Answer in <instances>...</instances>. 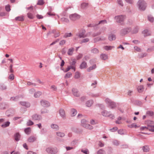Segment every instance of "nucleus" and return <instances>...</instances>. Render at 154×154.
<instances>
[{"mask_svg":"<svg viewBox=\"0 0 154 154\" xmlns=\"http://www.w3.org/2000/svg\"><path fill=\"white\" fill-rule=\"evenodd\" d=\"M106 103L108 104L109 107L112 109L115 108L116 107L117 105L114 102L109 98H106L105 100Z\"/></svg>","mask_w":154,"mask_h":154,"instance_id":"nucleus-1","label":"nucleus"},{"mask_svg":"<svg viewBox=\"0 0 154 154\" xmlns=\"http://www.w3.org/2000/svg\"><path fill=\"white\" fill-rule=\"evenodd\" d=\"M139 9L142 11L145 10L146 7V3L143 0H139L137 3Z\"/></svg>","mask_w":154,"mask_h":154,"instance_id":"nucleus-2","label":"nucleus"},{"mask_svg":"<svg viewBox=\"0 0 154 154\" xmlns=\"http://www.w3.org/2000/svg\"><path fill=\"white\" fill-rule=\"evenodd\" d=\"M131 29L130 27L125 28L121 29L120 31V34L122 36L126 35L128 33L131 31Z\"/></svg>","mask_w":154,"mask_h":154,"instance_id":"nucleus-3","label":"nucleus"},{"mask_svg":"<svg viewBox=\"0 0 154 154\" xmlns=\"http://www.w3.org/2000/svg\"><path fill=\"white\" fill-rule=\"evenodd\" d=\"M125 18V17L124 15H120L115 16V19L116 20V22L121 23L124 20Z\"/></svg>","mask_w":154,"mask_h":154,"instance_id":"nucleus-4","label":"nucleus"},{"mask_svg":"<svg viewBox=\"0 0 154 154\" xmlns=\"http://www.w3.org/2000/svg\"><path fill=\"white\" fill-rule=\"evenodd\" d=\"M46 151L48 153L51 154H55L57 152V148L51 147L47 148L46 149Z\"/></svg>","mask_w":154,"mask_h":154,"instance_id":"nucleus-5","label":"nucleus"},{"mask_svg":"<svg viewBox=\"0 0 154 154\" xmlns=\"http://www.w3.org/2000/svg\"><path fill=\"white\" fill-rule=\"evenodd\" d=\"M70 19L72 21H74L79 18V16L76 14H74L69 16Z\"/></svg>","mask_w":154,"mask_h":154,"instance_id":"nucleus-6","label":"nucleus"},{"mask_svg":"<svg viewBox=\"0 0 154 154\" xmlns=\"http://www.w3.org/2000/svg\"><path fill=\"white\" fill-rule=\"evenodd\" d=\"M41 105L43 107H47L50 106V103L47 101L44 100H42L40 101Z\"/></svg>","mask_w":154,"mask_h":154,"instance_id":"nucleus-7","label":"nucleus"},{"mask_svg":"<svg viewBox=\"0 0 154 154\" xmlns=\"http://www.w3.org/2000/svg\"><path fill=\"white\" fill-rule=\"evenodd\" d=\"M85 30L82 29L80 32L77 34V35H78L80 38H84L87 36V35H85Z\"/></svg>","mask_w":154,"mask_h":154,"instance_id":"nucleus-8","label":"nucleus"},{"mask_svg":"<svg viewBox=\"0 0 154 154\" xmlns=\"http://www.w3.org/2000/svg\"><path fill=\"white\" fill-rule=\"evenodd\" d=\"M32 118L33 120H40L42 119V117L39 115L35 114L32 115Z\"/></svg>","mask_w":154,"mask_h":154,"instance_id":"nucleus-9","label":"nucleus"},{"mask_svg":"<svg viewBox=\"0 0 154 154\" xmlns=\"http://www.w3.org/2000/svg\"><path fill=\"white\" fill-rule=\"evenodd\" d=\"M14 112V110L13 109H9L6 111V114L8 117L12 116Z\"/></svg>","mask_w":154,"mask_h":154,"instance_id":"nucleus-10","label":"nucleus"},{"mask_svg":"<svg viewBox=\"0 0 154 154\" xmlns=\"http://www.w3.org/2000/svg\"><path fill=\"white\" fill-rule=\"evenodd\" d=\"M116 38V35L112 33L109 34L108 36V39L111 41L115 40Z\"/></svg>","mask_w":154,"mask_h":154,"instance_id":"nucleus-11","label":"nucleus"},{"mask_svg":"<svg viewBox=\"0 0 154 154\" xmlns=\"http://www.w3.org/2000/svg\"><path fill=\"white\" fill-rule=\"evenodd\" d=\"M59 113L60 116L63 119L66 118L65 111L62 109H60L59 110Z\"/></svg>","mask_w":154,"mask_h":154,"instance_id":"nucleus-12","label":"nucleus"},{"mask_svg":"<svg viewBox=\"0 0 154 154\" xmlns=\"http://www.w3.org/2000/svg\"><path fill=\"white\" fill-rule=\"evenodd\" d=\"M72 92L73 95L74 96L76 97H79V96L80 94L77 89L75 88H72Z\"/></svg>","mask_w":154,"mask_h":154,"instance_id":"nucleus-13","label":"nucleus"},{"mask_svg":"<svg viewBox=\"0 0 154 154\" xmlns=\"http://www.w3.org/2000/svg\"><path fill=\"white\" fill-rule=\"evenodd\" d=\"M87 63L85 62H83L82 63L80 64L79 68L80 69H83L84 68H86L87 67Z\"/></svg>","mask_w":154,"mask_h":154,"instance_id":"nucleus-14","label":"nucleus"},{"mask_svg":"<svg viewBox=\"0 0 154 154\" xmlns=\"http://www.w3.org/2000/svg\"><path fill=\"white\" fill-rule=\"evenodd\" d=\"M51 128L56 131H57L59 130V127L58 125L57 124H52L51 125Z\"/></svg>","mask_w":154,"mask_h":154,"instance_id":"nucleus-15","label":"nucleus"},{"mask_svg":"<svg viewBox=\"0 0 154 154\" xmlns=\"http://www.w3.org/2000/svg\"><path fill=\"white\" fill-rule=\"evenodd\" d=\"M20 104L22 106H25L26 107H29L30 106L29 103L26 102H20Z\"/></svg>","mask_w":154,"mask_h":154,"instance_id":"nucleus-16","label":"nucleus"},{"mask_svg":"<svg viewBox=\"0 0 154 154\" xmlns=\"http://www.w3.org/2000/svg\"><path fill=\"white\" fill-rule=\"evenodd\" d=\"M110 113V112H108L106 110H104L102 112L101 114L104 116L107 117L109 116Z\"/></svg>","mask_w":154,"mask_h":154,"instance_id":"nucleus-17","label":"nucleus"},{"mask_svg":"<svg viewBox=\"0 0 154 154\" xmlns=\"http://www.w3.org/2000/svg\"><path fill=\"white\" fill-rule=\"evenodd\" d=\"M75 50L74 48H69L67 52V54L69 56H72L73 54V51Z\"/></svg>","mask_w":154,"mask_h":154,"instance_id":"nucleus-18","label":"nucleus"},{"mask_svg":"<svg viewBox=\"0 0 154 154\" xmlns=\"http://www.w3.org/2000/svg\"><path fill=\"white\" fill-rule=\"evenodd\" d=\"M8 107V105L5 103H0V109H4Z\"/></svg>","mask_w":154,"mask_h":154,"instance_id":"nucleus-19","label":"nucleus"},{"mask_svg":"<svg viewBox=\"0 0 154 154\" xmlns=\"http://www.w3.org/2000/svg\"><path fill=\"white\" fill-rule=\"evenodd\" d=\"M77 113V111L76 109H72L71 110V116L72 117H74L76 115Z\"/></svg>","mask_w":154,"mask_h":154,"instance_id":"nucleus-20","label":"nucleus"},{"mask_svg":"<svg viewBox=\"0 0 154 154\" xmlns=\"http://www.w3.org/2000/svg\"><path fill=\"white\" fill-rule=\"evenodd\" d=\"M97 67L96 64H93L92 66H90L87 69V71L88 72H90L91 70L95 69Z\"/></svg>","mask_w":154,"mask_h":154,"instance_id":"nucleus-21","label":"nucleus"},{"mask_svg":"<svg viewBox=\"0 0 154 154\" xmlns=\"http://www.w3.org/2000/svg\"><path fill=\"white\" fill-rule=\"evenodd\" d=\"M93 103V100H89L87 101L86 103V106L88 107H90L91 106Z\"/></svg>","mask_w":154,"mask_h":154,"instance_id":"nucleus-22","label":"nucleus"},{"mask_svg":"<svg viewBox=\"0 0 154 154\" xmlns=\"http://www.w3.org/2000/svg\"><path fill=\"white\" fill-rule=\"evenodd\" d=\"M56 134L57 136L61 137H63L65 136V134L64 133L61 132H57Z\"/></svg>","mask_w":154,"mask_h":154,"instance_id":"nucleus-23","label":"nucleus"},{"mask_svg":"<svg viewBox=\"0 0 154 154\" xmlns=\"http://www.w3.org/2000/svg\"><path fill=\"white\" fill-rule=\"evenodd\" d=\"M36 139V138L34 136H30L28 138V141L30 142H33L35 141Z\"/></svg>","mask_w":154,"mask_h":154,"instance_id":"nucleus-24","label":"nucleus"},{"mask_svg":"<svg viewBox=\"0 0 154 154\" xmlns=\"http://www.w3.org/2000/svg\"><path fill=\"white\" fill-rule=\"evenodd\" d=\"M20 135L18 133H16L14 135L15 140L17 141H18L20 140Z\"/></svg>","mask_w":154,"mask_h":154,"instance_id":"nucleus-25","label":"nucleus"},{"mask_svg":"<svg viewBox=\"0 0 154 154\" xmlns=\"http://www.w3.org/2000/svg\"><path fill=\"white\" fill-rule=\"evenodd\" d=\"M144 89L143 86L142 85L138 86L137 88V90L139 93L142 92L143 91Z\"/></svg>","mask_w":154,"mask_h":154,"instance_id":"nucleus-26","label":"nucleus"},{"mask_svg":"<svg viewBox=\"0 0 154 154\" xmlns=\"http://www.w3.org/2000/svg\"><path fill=\"white\" fill-rule=\"evenodd\" d=\"M139 28L137 26H136L133 29L132 31L131 30V33L132 34H136L138 32V31Z\"/></svg>","mask_w":154,"mask_h":154,"instance_id":"nucleus-27","label":"nucleus"},{"mask_svg":"<svg viewBox=\"0 0 154 154\" xmlns=\"http://www.w3.org/2000/svg\"><path fill=\"white\" fill-rule=\"evenodd\" d=\"M142 33L143 34L144 36H146L150 35V33L149 32V30L147 29L144 30L142 32Z\"/></svg>","mask_w":154,"mask_h":154,"instance_id":"nucleus-28","label":"nucleus"},{"mask_svg":"<svg viewBox=\"0 0 154 154\" xmlns=\"http://www.w3.org/2000/svg\"><path fill=\"white\" fill-rule=\"evenodd\" d=\"M88 94L90 96L92 97H97L99 95V94H94L91 92H89L88 93Z\"/></svg>","mask_w":154,"mask_h":154,"instance_id":"nucleus-29","label":"nucleus"},{"mask_svg":"<svg viewBox=\"0 0 154 154\" xmlns=\"http://www.w3.org/2000/svg\"><path fill=\"white\" fill-rule=\"evenodd\" d=\"M100 58L103 60H105L108 58V56L106 54H103L100 55Z\"/></svg>","mask_w":154,"mask_h":154,"instance_id":"nucleus-30","label":"nucleus"},{"mask_svg":"<svg viewBox=\"0 0 154 154\" xmlns=\"http://www.w3.org/2000/svg\"><path fill=\"white\" fill-rule=\"evenodd\" d=\"M114 48L113 46H105L103 47V48L106 51H108L111 50L112 48Z\"/></svg>","mask_w":154,"mask_h":154,"instance_id":"nucleus-31","label":"nucleus"},{"mask_svg":"<svg viewBox=\"0 0 154 154\" xmlns=\"http://www.w3.org/2000/svg\"><path fill=\"white\" fill-rule=\"evenodd\" d=\"M148 130L152 132H154V125H148Z\"/></svg>","mask_w":154,"mask_h":154,"instance_id":"nucleus-32","label":"nucleus"},{"mask_svg":"<svg viewBox=\"0 0 154 154\" xmlns=\"http://www.w3.org/2000/svg\"><path fill=\"white\" fill-rule=\"evenodd\" d=\"M42 94V93L40 91H38L34 93V96L35 98L39 97Z\"/></svg>","mask_w":154,"mask_h":154,"instance_id":"nucleus-33","label":"nucleus"},{"mask_svg":"<svg viewBox=\"0 0 154 154\" xmlns=\"http://www.w3.org/2000/svg\"><path fill=\"white\" fill-rule=\"evenodd\" d=\"M15 20L17 21H23L24 20L23 16H18L17 17L15 18Z\"/></svg>","mask_w":154,"mask_h":154,"instance_id":"nucleus-34","label":"nucleus"},{"mask_svg":"<svg viewBox=\"0 0 154 154\" xmlns=\"http://www.w3.org/2000/svg\"><path fill=\"white\" fill-rule=\"evenodd\" d=\"M91 52L93 54H96L99 53V51L97 48H95L91 50Z\"/></svg>","mask_w":154,"mask_h":154,"instance_id":"nucleus-35","label":"nucleus"},{"mask_svg":"<svg viewBox=\"0 0 154 154\" xmlns=\"http://www.w3.org/2000/svg\"><path fill=\"white\" fill-rule=\"evenodd\" d=\"M88 6V3H83L81 5V7L82 9H85L87 8Z\"/></svg>","mask_w":154,"mask_h":154,"instance_id":"nucleus-36","label":"nucleus"},{"mask_svg":"<svg viewBox=\"0 0 154 154\" xmlns=\"http://www.w3.org/2000/svg\"><path fill=\"white\" fill-rule=\"evenodd\" d=\"M134 104L139 106H141L143 103L141 101L138 100H136L134 101Z\"/></svg>","mask_w":154,"mask_h":154,"instance_id":"nucleus-37","label":"nucleus"},{"mask_svg":"<svg viewBox=\"0 0 154 154\" xmlns=\"http://www.w3.org/2000/svg\"><path fill=\"white\" fill-rule=\"evenodd\" d=\"M28 17L30 19H33L34 17V15L31 12H28L27 14Z\"/></svg>","mask_w":154,"mask_h":154,"instance_id":"nucleus-38","label":"nucleus"},{"mask_svg":"<svg viewBox=\"0 0 154 154\" xmlns=\"http://www.w3.org/2000/svg\"><path fill=\"white\" fill-rule=\"evenodd\" d=\"M10 124V122L8 121H7L5 122L3 124H2L1 126L2 128H4L8 126Z\"/></svg>","mask_w":154,"mask_h":154,"instance_id":"nucleus-39","label":"nucleus"},{"mask_svg":"<svg viewBox=\"0 0 154 154\" xmlns=\"http://www.w3.org/2000/svg\"><path fill=\"white\" fill-rule=\"evenodd\" d=\"M7 86L4 84H0V89L2 90H3L6 89Z\"/></svg>","mask_w":154,"mask_h":154,"instance_id":"nucleus-40","label":"nucleus"},{"mask_svg":"<svg viewBox=\"0 0 154 154\" xmlns=\"http://www.w3.org/2000/svg\"><path fill=\"white\" fill-rule=\"evenodd\" d=\"M31 130V128L30 127L27 128H25L24 131L25 133L27 134H30Z\"/></svg>","mask_w":154,"mask_h":154,"instance_id":"nucleus-41","label":"nucleus"},{"mask_svg":"<svg viewBox=\"0 0 154 154\" xmlns=\"http://www.w3.org/2000/svg\"><path fill=\"white\" fill-rule=\"evenodd\" d=\"M84 127L89 129H92L93 128L92 126L89 124H87L86 125H83Z\"/></svg>","mask_w":154,"mask_h":154,"instance_id":"nucleus-42","label":"nucleus"},{"mask_svg":"<svg viewBox=\"0 0 154 154\" xmlns=\"http://www.w3.org/2000/svg\"><path fill=\"white\" fill-rule=\"evenodd\" d=\"M89 39L88 38H85L82 39L80 41V43L82 44L84 43H86L89 42Z\"/></svg>","mask_w":154,"mask_h":154,"instance_id":"nucleus-43","label":"nucleus"},{"mask_svg":"<svg viewBox=\"0 0 154 154\" xmlns=\"http://www.w3.org/2000/svg\"><path fill=\"white\" fill-rule=\"evenodd\" d=\"M19 98V97L18 96H16L15 97H12L11 98L10 100H13L14 101H17Z\"/></svg>","mask_w":154,"mask_h":154,"instance_id":"nucleus-44","label":"nucleus"},{"mask_svg":"<svg viewBox=\"0 0 154 154\" xmlns=\"http://www.w3.org/2000/svg\"><path fill=\"white\" fill-rule=\"evenodd\" d=\"M143 149L144 152H148L149 151V148L148 146H145L143 147Z\"/></svg>","mask_w":154,"mask_h":154,"instance_id":"nucleus-45","label":"nucleus"},{"mask_svg":"<svg viewBox=\"0 0 154 154\" xmlns=\"http://www.w3.org/2000/svg\"><path fill=\"white\" fill-rule=\"evenodd\" d=\"M72 36V34L71 33H66L65 34L63 35L64 38H66L68 37H70Z\"/></svg>","mask_w":154,"mask_h":154,"instance_id":"nucleus-46","label":"nucleus"},{"mask_svg":"<svg viewBox=\"0 0 154 154\" xmlns=\"http://www.w3.org/2000/svg\"><path fill=\"white\" fill-rule=\"evenodd\" d=\"M61 21L63 22H65L66 23H68L69 22V20L67 18L65 17H62L61 19Z\"/></svg>","mask_w":154,"mask_h":154,"instance_id":"nucleus-47","label":"nucleus"},{"mask_svg":"<svg viewBox=\"0 0 154 154\" xmlns=\"http://www.w3.org/2000/svg\"><path fill=\"white\" fill-rule=\"evenodd\" d=\"M72 76V74L70 72H68L67 73L65 76V79L69 78Z\"/></svg>","mask_w":154,"mask_h":154,"instance_id":"nucleus-48","label":"nucleus"},{"mask_svg":"<svg viewBox=\"0 0 154 154\" xmlns=\"http://www.w3.org/2000/svg\"><path fill=\"white\" fill-rule=\"evenodd\" d=\"M97 154H105V151L102 149H100L97 152Z\"/></svg>","mask_w":154,"mask_h":154,"instance_id":"nucleus-49","label":"nucleus"},{"mask_svg":"<svg viewBox=\"0 0 154 154\" xmlns=\"http://www.w3.org/2000/svg\"><path fill=\"white\" fill-rule=\"evenodd\" d=\"M71 60L72 62L70 63V64L71 65L70 66H75V64L76 62V60L75 59H73L72 60Z\"/></svg>","mask_w":154,"mask_h":154,"instance_id":"nucleus-50","label":"nucleus"},{"mask_svg":"<svg viewBox=\"0 0 154 154\" xmlns=\"http://www.w3.org/2000/svg\"><path fill=\"white\" fill-rule=\"evenodd\" d=\"M148 20L151 22L153 21L154 19L153 17L151 15H149L148 16Z\"/></svg>","mask_w":154,"mask_h":154,"instance_id":"nucleus-51","label":"nucleus"},{"mask_svg":"<svg viewBox=\"0 0 154 154\" xmlns=\"http://www.w3.org/2000/svg\"><path fill=\"white\" fill-rule=\"evenodd\" d=\"M80 73L78 72H76L75 73L74 77L75 79H78L80 77Z\"/></svg>","mask_w":154,"mask_h":154,"instance_id":"nucleus-52","label":"nucleus"},{"mask_svg":"<svg viewBox=\"0 0 154 154\" xmlns=\"http://www.w3.org/2000/svg\"><path fill=\"white\" fill-rule=\"evenodd\" d=\"M147 55V54L146 53H142L139 55V58H141L146 57Z\"/></svg>","mask_w":154,"mask_h":154,"instance_id":"nucleus-53","label":"nucleus"},{"mask_svg":"<svg viewBox=\"0 0 154 154\" xmlns=\"http://www.w3.org/2000/svg\"><path fill=\"white\" fill-rule=\"evenodd\" d=\"M107 23V21L106 20H102L99 22V23H98L96 24L97 26L98 24H106Z\"/></svg>","mask_w":154,"mask_h":154,"instance_id":"nucleus-54","label":"nucleus"},{"mask_svg":"<svg viewBox=\"0 0 154 154\" xmlns=\"http://www.w3.org/2000/svg\"><path fill=\"white\" fill-rule=\"evenodd\" d=\"M48 110L47 109L45 108L41 109V113L43 114L48 113Z\"/></svg>","mask_w":154,"mask_h":154,"instance_id":"nucleus-55","label":"nucleus"},{"mask_svg":"<svg viewBox=\"0 0 154 154\" xmlns=\"http://www.w3.org/2000/svg\"><path fill=\"white\" fill-rule=\"evenodd\" d=\"M81 152L85 154H88L89 153V151L87 149H82Z\"/></svg>","mask_w":154,"mask_h":154,"instance_id":"nucleus-56","label":"nucleus"},{"mask_svg":"<svg viewBox=\"0 0 154 154\" xmlns=\"http://www.w3.org/2000/svg\"><path fill=\"white\" fill-rule=\"evenodd\" d=\"M154 51V46H152L148 48L147 50V52H151Z\"/></svg>","mask_w":154,"mask_h":154,"instance_id":"nucleus-57","label":"nucleus"},{"mask_svg":"<svg viewBox=\"0 0 154 154\" xmlns=\"http://www.w3.org/2000/svg\"><path fill=\"white\" fill-rule=\"evenodd\" d=\"M34 123L31 120H29L27 122L26 124L27 126H30L33 125Z\"/></svg>","mask_w":154,"mask_h":154,"instance_id":"nucleus-58","label":"nucleus"},{"mask_svg":"<svg viewBox=\"0 0 154 154\" xmlns=\"http://www.w3.org/2000/svg\"><path fill=\"white\" fill-rule=\"evenodd\" d=\"M44 3V2L43 1V0H38L37 5H42Z\"/></svg>","mask_w":154,"mask_h":154,"instance_id":"nucleus-59","label":"nucleus"},{"mask_svg":"<svg viewBox=\"0 0 154 154\" xmlns=\"http://www.w3.org/2000/svg\"><path fill=\"white\" fill-rule=\"evenodd\" d=\"M146 114L149 116H152L154 115V113L152 111H149L146 112Z\"/></svg>","mask_w":154,"mask_h":154,"instance_id":"nucleus-60","label":"nucleus"},{"mask_svg":"<svg viewBox=\"0 0 154 154\" xmlns=\"http://www.w3.org/2000/svg\"><path fill=\"white\" fill-rule=\"evenodd\" d=\"M82 125L83 127H84L83 125H86L88 124L86 123V120L85 119H82L81 121Z\"/></svg>","mask_w":154,"mask_h":154,"instance_id":"nucleus-61","label":"nucleus"},{"mask_svg":"<svg viewBox=\"0 0 154 154\" xmlns=\"http://www.w3.org/2000/svg\"><path fill=\"white\" fill-rule=\"evenodd\" d=\"M8 78L11 80H13L14 79V75L13 74H11L9 75Z\"/></svg>","mask_w":154,"mask_h":154,"instance_id":"nucleus-62","label":"nucleus"},{"mask_svg":"<svg viewBox=\"0 0 154 154\" xmlns=\"http://www.w3.org/2000/svg\"><path fill=\"white\" fill-rule=\"evenodd\" d=\"M101 32H97L94 33L92 35L93 37H95L99 35L100 34Z\"/></svg>","mask_w":154,"mask_h":154,"instance_id":"nucleus-63","label":"nucleus"},{"mask_svg":"<svg viewBox=\"0 0 154 154\" xmlns=\"http://www.w3.org/2000/svg\"><path fill=\"white\" fill-rule=\"evenodd\" d=\"M113 144L115 145L118 146L119 144V142L117 140H114L113 141Z\"/></svg>","mask_w":154,"mask_h":154,"instance_id":"nucleus-64","label":"nucleus"}]
</instances>
